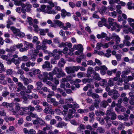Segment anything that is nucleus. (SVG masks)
<instances>
[{
    "label": "nucleus",
    "mask_w": 134,
    "mask_h": 134,
    "mask_svg": "<svg viewBox=\"0 0 134 134\" xmlns=\"http://www.w3.org/2000/svg\"><path fill=\"white\" fill-rule=\"evenodd\" d=\"M24 45L25 46L23 48H20L19 51L21 52L26 51L27 50L29 49V47L31 48H32L34 47V45L31 43H29L24 41Z\"/></svg>",
    "instance_id": "obj_1"
},
{
    "label": "nucleus",
    "mask_w": 134,
    "mask_h": 134,
    "mask_svg": "<svg viewBox=\"0 0 134 134\" xmlns=\"http://www.w3.org/2000/svg\"><path fill=\"white\" fill-rule=\"evenodd\" d=\"M108 94L110 96L113 95V96L111 97L114 99H116L119 96V94L118 93L117 91L114 90L109 92Z\"/></svg>",
    "instance_id": "obj_2"
},
{
    "label": "nucleus",
    "mask_w": 134,
    "mask_h": 134,
    "mask_svg": "<svg viewBox=\"0 0 134 134\" xmlns=\"http://www.w3.org/2000/svg\"><path fill=\"white\" fill-rule=\"evenodd\" d=\"M41 7L42 9L43 12L48 14H49L52 9V8L49 5H47L46 7L44 5H41Z\"/></svg>",
    "instance_id": "obj_3"
},
{
    "label": "nucleus",
    "mask_w": 134,
    "mask_h": 134,
    "mask_svg": "<svg viewBox=\"0 0 134 134\" xmlns=\"http://www.w3.org/2000/svg\"><path fill=\"white\" fill-rule=\"evenodd\" d=\"M45 123L44 121L40 118L34 120L33 121V124L34 125L39 124L43 125Z\"/></svg>",
    "instance_id": "obj_4"
},
{
    "label": "nucleus",
    "mask_w": 134,
    "mask_h": 134,
    "mask_svg": "<svg viewBox=\"0 0 134 134\" xmlns=\"http://www.w3.org/2000/svg\"><path fill=\"white\" fill-rule=\"evenodd\" d=\"M129 116V115L126 114H124V116L122 115H120L118 116V118L120 120H123L124 121H126L128 120Z\"/></svg>",
    "instance_id": "obj_5"
},
{
    "label": "nucleus",
    "mask_w": 134,
    "mask_h": 134,
    "mask_svg": "<svg viewBox=\"0 0 134 134\" xmlns=\"http://www.w3.org/2000/svg\"><path fill=\"white\" fill-rule=\"evenodd\" d=\"M111 26V31L115 30L116 31L119 32L120 30L119 25L117 24L116 23H114Z\"/></svg>",
    "instance_id": "obj_6"
},
{
    "label": "nucleus",
    "mask_w": 134,
    "mask_h": 134,
    "mask_svg": "<svg viewBox=\"0 0 134 134\" xmlns=\"http://www.w3.org/2000/svg\"><path fill=\"white\" fill-rule=\"evenodd\" d=\"M21 78L22 79L24 82V84L25 86L27 85L32 82V81L31 79L25 78L23 76L21 77Z\"/></svg>",
    "instance_id": "obj_7"
},
{
    "label": "nucleus",
    "mask_w": 134,
    "mask_h": 134,
    "mask_svg": "<svg viewBox=\"0 0 134 134\" xmlns=\"http://www.w3.org/2000/svg\"><path fill=\"white\" fill-rule=\"evenodd\" d=\"M61 12V15L63 18H65L66 15L68 16L71 15V14L70 13L67 12L65 9H62Z\"/></svg>",
    "instance_id": "obj_8"
},
{
    "label": "nucleus",
    "mask_w": 134,
    "mask_h": 134,
    "mask_svg": "<svg viewBox=\"0 0 134 134\" xmlns=\"http://www.w3.org/2000/svg\"><path fill=\"white\" fill-rule=\"evenodd\" d=\"M10 28L13 34L16 36L18 33L19 32L20 30L14 26H11Z\"/></svg>",
    "instance_id": "obj_9"
},
{
    "label": "nucleus",
    "mask_w": 134,
    "mask_h": 134,
    "mask_svg": "<svg viewBox=\"0 0 134 134\" xmlns=\"http://www.w3.org/2000/svg\"><path fill=\"white\" fill-rule=\"evenodd\" d=\"M65 70L68 74L74 73L75 72L72 66L66 67L65 68Z\"/></svg>",
    "instance_id": "obj_10"
},
{
    "label": "nucleus",
    "mask_w": 134,
    "mask_h": 134,
    "mask_svg": "<svg viewBox=\"0 0 134 134\" xmlns=\"http://www.w3.org/2000/svg\"><path fill=\"white\" fill-rule=\"evenodd\" d=\"M39 31L40 35L44 36L46 34V33L48 32L49 31V29H39Z\"/></svg>",
    "instance_id": "obj_11"
},
{
    "label": "nucleus",
    "mask_w": 134,
    "mask_h": 134,
    "mask_svg": "<svg viewBox=\"0 0 134 134\" xmlns=\"http://www.w3.org/2000/svg\"><path fill=\"white\" fill-rule=\"evenodd\" d=\"M22 109V107H20V104L19 103L15 104V111H16V114L17 112L20 110L21 111Z\"/></svg>",
    "instance_id": "obj_12"
},
{
    "label": "nucleus",
    "mask_w": 134,
    "mask_h": 134,
    "mask_svg": "<svg viewBox=\"0 0 134 134\" xmlns=\"http://www.w3.org/2000/svg\"><path fill=\"white\" fill-rule=\"evenodd\" d=\"M93 75L94 76L93 78L95 80L99 81L101 79L99 76V74L97 73L96 71H94L93 72Z\"/></svg>",
    "instance_id": "obj_13"
},
{
    "label": "nucleus",
    "mask_w": 134,
    "mask_h": 134,
    "mask_svg": "<svg viewBox=\"0 0 134 134\" xmlns=\"http://www.w3.org/2000/svg\"><path fill=\"white\" fill-rule=\"evenodd\" d=\"M14 105V103H10V106L9 107V110L12 112L14 115H15L16 114V111H15V110L13 107Z\"/></svg>",
    "instance_id": "obj_14"
},
{
    "label": "nucleus",
    "mask_w": 134,
    "mask_h": 134,
    "mask_svg": "<svg viewBox=\"0 0 134 134\" xmlns=\"http://www.w3.org/2000/svg\"><path fill=\"white\" fill-rule=\"evenodd\" d=\"M65 63V62L64 59L62 58L60 59V61L58 62V65L59 67H62L64 66Z\"/></svg>",
    "instance_id": "obj_15"
},
{
    "label": "nucleus",
    "mask_w": 134,
    "mask_h": 134,
    "mask_svg": "<svg viewBox=\"0 0 134 134\" xmlns=\"http://www.w3.org/2000/svg\"><path fill=\"white\" fill-rule=\"evenodd\" d=\"M67 124L64 122H60L58 123L56 125L57 127L59 128H62L63 127L65 126Z\"/></svg>",
    "instance_id": "obj_16"
},
{
    "label": "nucleus",
    "mask_w": 134,
    "mask_h": 134,
    "mask_svg": "<svg viewBox=\"0 0 134 134\" xmlns=\"http://www.w3.org/2000/svg\"><path fill=\"white\" fill-rule=\"evenodd\" d=\"M54 23L56 24L57 26H58L59 27H62L63 29V28L64 24L61 21L59 20H56L54 21Z\"/></svg>",
    "instance_id": "obj_17"
},
{
    "label": "nucleus",
    "mask_w": 134,
    "mask_h": 134,
    "mask_svg": "<svg viewBox=\"0 0 134 134\" xmlns=\"http://www.w3.org/2000/svg\"><path fill=\"white\" fill-rule=\"evenodd\" d=\"M107 10V7L105 6H103L99 9V12L100 14H104L105 13Z\"/></svg>",
    "instance_id": "obj_18"
},
{
    "label": "nucleus",
    "mask_w": 134,
    "mask_h": 134,
    "mask_svg": "<svg viewBox=\"0 0 134 134\" xmlns=\"http://www.w3.org/2000/svg\"><path fill=\"white\" fill-rule=\"evenodd\" d=\"M50 63L48 61H46L44 64L42 65V67L43 68H50Z\"/></svg>",
    "instance_id": "obj_19"
},
{
    "label": "nucleus",
    "mask_w": 134,
    "mask_h": 134,
    "mask_svg": "<svg viewBox=\"0 0 134 134\" xmlns=\"http://www.w3.org/2000/svg\"><path fill=\"white\" fill-rule=\"evenodd\" d=\"M106 53L104 54V56L107 58H109L111 56V51L109 49H107L106 51Z\"/></svg>",
    "instance_id": "obj_20"
},
{
    "label": "nucleus",
    "mask_w": 134,
    "mask_h": 134,
    "mask_svg": "<svg viewBox=\"0 0 134 134\" xmlns=\"http://www.w3.org/2000/svg\"><path fill=\"white\" fill-rule=\"evenodd\" d=\"M97 133L102 134L104 133L105 132V130L102 127H99L97 130Z\"/></svg>",
    "instance_id": "obj_21"
},
{
    "label": "nucleus",
    "mask_w": 134,
    "mask_h": 134,
    "mask_svg": "<svg viewBox=\"0 0 134 134\" xmlns=\"http://www.w3.org/2000/svg\"><path fill=\"white\" fill-rule=\"evenodd\" d=\"M35 62H31L30 61H29L26 63L25 64L27 66L30 67L31 66L33 67L35 65Z\"/></svg>",
    "instance_id": "obj_22"
},
{
    "label": "nucleus",
    "mask_w": 134,
    "mask_h": 134,
    "mask_svg": "<svg viewBox=\"0 0 134 134\" xmlns=\"http://www.w3.org/2000/svg\"><path fill=\"white\" fill-rule=\"evenodd\" d=\"M25 9L26 12H30L31 10L32 5L30 4L26 3Z\"/></svg>",
    "instance_id": "obj_23"
},
{
    "label": "nucleus",
    "mask_w": 134,
    "mask_h": 134,
    "mask_svg": "<svg viewBox=\"0 0 134 134\" xmlns=\"http://www.w3.org/2000/svg\"><path fill=\"white\" fill-rule=\"evenodd\" d=\"M34 87L32 85H29L27 87V90L26 91V92L27 93H30L31 92V90L33 89Z\"/></svg>",
    "instance_id": "obj_24"
},
{
    "label": "nucleus",
    "mask_w": 134,
    "mask_h": 134,
    "mask_svg": "<svg viewBox=\"0 0 134 134\" xmlns=\"http://www.w3.org/2000/svg\"><path fill=\"white\" fill-rule=\"evenodd\" d=\"M66 26H63V29L64 30H66L68 29V28L71 27V24L69 22H67L65 24Z\"/></svg>",
    "instance_id": "obj_25"
},
{
    "label": "nucleus",
    "mask_w": 134,
    "mask_h": 134,
    "mask_svg": "<svg viewBox=\"0 0 134 134\" xmlns=\"http://www.w3.org/2000/svg\"><path fill=\"white\" fill-rule=\"evenodd\" d=\"M95 113L97 116H99L100 115H104V113L100 110L96 111Z\"/></svg>",
    "instance_id": "obj_26"
},
{
    "label": "nucleus",
    "mask_w": 134,
    "mask_h": 134,
    "mask_svg": "<svg viewBox=\"0 0 134 134\" xmlns=\"http://www.w3.org/2000/svg\"><path fill=\"white\" fill-rule=\"evenodd\" d=\"M109 116L111 117V119L112 120H114L116 119V115L114 112H111Z\"/></svg>",
    "instance_id": "obj_27"
},
{
    "label": "nucleus",
    "mask_w": 134,
    "mask_h": 134,
    "mask_svg": "<svg viewBox=\"0 0 134 134\" xmlns=\"http://www.w3.org/2000/svg\"><path fill=\"white\" fill-rule=\"evenodd\" d=\"M19 87L23 90H25L26 89V87L23 85V84L20 82H18L17 83Z\"/></svg>",
    "instance_id": "obj_28"
},
{
    "label": "nucleus",
    "mask_w": 134,
    "mask_h": 134,
    "mask_svg": "<svg viewBox=\"0 0 134 134\" xmlns=\"http://www.w3.org/2000/svg\"><path fill=\"white\" fill-rule=\"evenodd\" d=\"M92 80V79H84L82 80V81L83 83H86L90 82Z\"/></svg>",
    "instance_id": "obj_29"
},
{
    "label": "nucleus",
    "mask_w": 134,
    "mask_h": 134,
    "mask_svg": "<svg viewBox=\"0 0 134 134\" xmlns=\"http://www.w3.org/2000/svg\"><path fill=\"white\" fill-rule=\"evenodd\" d=\"M53 53L54 54V55H55L56 54V53H57L59 54H62L63 52V51H60L59 50H58L57 49H54L53 51Z\"/></svg>",
    "instance_id": "obj_30"
},
{
    "label": "nucleus",
    "mask_w": 134,
    "mask_h": 134,
    "mask_svg": "<svg viewBox=\"0 0 134 134\" xmlns=\"http://www.w3.org/2000/svg\"><path fill=\"white\" fill-rule=\"evenodd\" d=\"M66 75L65 74L63 71H62L58 74L57 76V77L58 78H60V77L61 76L62 77H63L65 76Z\"/></svg>",
    "instance_id": "obj_31"
},
{
    "label": "nucleus",
    "mask_w": 134,
    "mask_h": 134,
    "mask_svg": "<svg viewBox=\"0 0 134 134\" xmlns=\"http://www.w3.org/2000/svg\"><path fill=\"white\" fill-rule=\"evenodd\" d=\"M100 85L103 86L106 85L107 84V82L105 80L103 79L100 82Z\"/></svg>",
    "instance_id": "obj_32"
},
{
    "label": "nucleus",
    "mask_w": 134,
    "mask_h": 134,
    "mask_svg": "<svg viewBox=\"0 0 134 134\" xmlns=\"http://www.w3.org/2000/svg\"><path fill=\"white\" fill-rule=\"evenodd\" d=\"M73 99L72 98H70L68 99H65V103H73Z\"/></svg>",
    "instance_id": "obj_33"
},
{
    "label": "nucleus",
    "mask_w": 134,
    "mask_h": 134,
    "mask_svg": "<svg viewBox=\"0 0 134 134\" xmlns=\"http://www.w3.org/2000/svg\"><path fill=\"white\" fill-rule=\"evenodd\" d=\"M88 111V109H84V110L82 109H80L78 110V112L80 113H86Z\"/></svg>",
    "instance_id": "obj_34"
},
{
    "label": "nucleus",
    "mask_w": 134,
    "mask_h": 134,
    "mask_svg": "<svg viewBox=\"0 0 134 134\" xmlns=\"http://www.w3.org/2000/svg\"><path fill=\"white\" fill-rule=\"evenodd\" d=\"M108 84L110 86H113L114 85V82L112 79L110 78L109 80Z\"/></svg>",
    "instance_id": "obj_35"
},
{
    "label": "nucleus",
    "mask_w": 134,
    "mask_h": 134,
    "mask_svg": "<svg viewBox=\"0 0 134 134\" xmlns=\"http://www.w3.org/2000/svg\"><path fill=\"white\" fill-rule=\"evenodd\" d=\"M108 104L107 102L106 101H103L101 102L100 105L101 107L106 108Z\"/></svg>",
    "instance_id": "obj_36"
},
{
    "label": "nucleus",
    "mask_w": 134,
    "mask_h": 134,
    "mask_svg": "<svg viewBox=\"0 0 134 134\" xmlns=\"http://www.w3.org/2000/svg\"><path fill=\"white\" fill-rule=\"evenodd\" d=\"M132 4V2H128L127 4L128 6V8L129 9H132L134 8V7L131 6Z\"/></svg>",
    "instance_id": "obj_37"
},
{
    "label": "nucleus",
    "mask_w": 134,
    "mask_h": 134,
    "mask_svg": "<svg viewBox=\"0 0 134 134\" xmlns=\"http://www.w3.org/2000/svg\"><path fill=\"white\" fill-rule=\"evenodd\" d=\"M28 22L30 25H33V19L31 17H29L27 18Z\"/></svg>",
    "instance_id": "obj_38"
},
{
    "label": "nucleus",
    "mask_w": 134,
    "mask_h": 134,
    "mask_svg": "<svg viewBox=\"0 0 134 134\" xmlns=\"http://www.w3.org/2000/svg\"><path fill=\"white\" fill-rule=\"evenodd\" d=\"M54 74L52 72H50L48 74L49 76V79L52 81H53V76L54 75Z\"/></svg>",
    "instance_id": "obj_39"
},
{
    "label": "nucleus",
    "mask_w": 134,
    "mask_h": 134,
    "mask_svg": "<svg viewBox=\"0 0 134 134\" xmlns=\"http://www.w3.org/2000/svg\"><path fill=\"white\" fill-rule=\"evenodd\" d=\"M36 85L37 86V89L39 90L42 86V84L40 81L37 82L36 83Z\"/></svg>",
    "instance_id": "obj_40"
},
{
    "label": "nucleus",
    "mask_w": 134,
    "mask_h": 134,
    "mask_svg": "<svg viewBox=\"0 0 134 134\" xmlns=\"http://www.w3.org/2000/svg\"><path fill=\"white\" fill-rule=\"evenodd\" d=\"M108 20L110 25L111 26L114 23H115V22H114V19L111 18H109Z\"/></svg>",
    "instance_id": "obj_41"
},
{
    "label": "nucleus",
    "mask_w": 134,
    "mask_h": 134,
    "mask_svg": "<svg viewBox=\"0 0 134 134\" xmlns=\"http://www.w3.org/2000/svg\"><path fill=\"white\" fill-rule=\"evenodd\" d=\"M77 75L78 77L79 78H81L82 77L85 76V75L82 72H79L78 73Z\"/></svg>",
    "instance_id": "obj_42"
},
{
    "label": "nucleus",
    "mask_w": 134,
    "mask_h": 134,
    "mask_svg": "<svg viewBox=\"0 0 134 134\" xmlns=\"http://www.w3.org/2000/svg\"><path fill=\"white\" fill-rule=\"evenodd\" d=\"M10 103H8L6 102H4L2 103V105L5 108H8L10 106Z\"/></svg>",
    "instance_id": "obj_43"
},
{
    "label": "nucleus",
    "mask_w": 134,
    "mask_h": 134,
    "mask_svg": "<svg viewBox=\"0 0 134 134\" xmlns=\"http://www.w3.org/2000/svg\"><path fill=\"white\" fill-rule=\"evenodd\" d=\"M117 15V13L115 11L112 12L111 13H109V15L111 16L114 18L116 17Z\"/></svg>",
    "instance_id": "obj_44"
},
{
    "label": "nucleus",
    "mask_w": 134,
    "mask_h": 134,
    "mask_svg": "<svg viewBox=\"0 0 134 134\" xmlns=\"http://www.w3.org/2000/svg\"><path fill=\"white\" fill-rule=\"evenodd\" d=\"M78 50L79 51V52L81 53L82 51L83 50V48L82 47V45L80 44H79L78 45Z\"/></svg>",
    "instance_id": "obj_45"
},
{
    "label": "nucleus",
    "mask_w": 134,
    "mask_h": 134,
    "mask_svg": "<svg viewBox=\"0 0 134 134\" xmlns=\"http://www.w3.org/2000/svg\"><path fill=\"white\" fill-rule=\"evenodd\" d=\"M48 3L52 7H54L55 5H57V2H55L53 3L52 1H49Z\"/></svg>",
    "instance_id": "obj_46"
},
{
    "label": "nucleus",
    "mask_w": 134,
    "mask_h": 134,
    "mask_svg": "<svg viewBox=\"0 0 134 134\" xmlns=\"http://www.w3.org/2000/svg\"><path fill=\"white\" fill-rule=\"evenodd\" d=\"M21 60L26 61L29 60V58L26 56L24 55L20 58Z\"/></svg>",
    "instance_id": "obj_47"
},
{
    "label": "nucleus",
    "mask_w": 134,
    "mask_h": 134,
    "mask_svg": "<svg viewBox=\"0 0 134 134\" xmlns=\"http://www.w3.org/2000/svg\"><path fill=\"white\" fill-rule=\"evenodd\" d=\"M16 49V48L15 44L13 46H11L10 47V50L11 52H14Z\"/></svg>",
    "instance_id": "obj_48"
},
{
    "label": "nucleus",
    "mask_w": 134,
    "mask_h": 134,
    "mask_svg": "<svg viewBox=\"0 0 134 134\" xmlns=\"http://www.w3.org/2000/svg\"><path fill=\"white\" fill-rule=\"evenodd\" d=\"M108 8L110 11H113L115 9V7L114 5H110L108 7Z\"/></svg>",
    "instance_id": "obj_49"
},
{
    "label": "nucleus",
    "mask_w": 134,
    "mask_h": 134,
    "mask_svg": "<svg viewBox=\"0 0 134 134\" xmlns=\"http://www.w3.org/2000/svg\"><path fill=\"white\" fill-rule=\"evenodd\" d=\"M25 36L24 33L23 32H20V31L18 33L17 36H19L20 37H24Z\"/></svg>",
    "instance_id": "obj_50"
},
{
    "label": "nucleus",
    "mask_w": 134,
    "mask_h": 134,
    "mask_svg": "<svg viewBox=\"0 0 134 134\" xmlns=\"http://www.w3.org/2000/svg\"><path fill=\"white\" fill-rule=\"evenodd\" d=\"M123 43L125 45L127 46H129L131 45V43L129 42L128 41H123Z\"/></svg>",
    "instance_id": "obj_51"
},
{
    "label": "nucleus",
    "mask_w": 134,
    "mask_h": 134,
    "mask_svg": "<svg viewBox=\"0 0 134 134\" xmlns=\"http://www.w3.org/2000/svg\"><path fill=\"white\" fill-rule=\"evenodd\" d=\"M112 109H113L112 108H110L107 111L106 113V115H109L111 113Z\"/></svg>",
    "instance_id": "obj_52"
},
{
    "label": "nucleus",
    "mask_w": 134,
    "mask_h": 134,
    "mask_svg": "<svg viewBox=\"0 0 134 134\" xmlns=\"http://www.w3.org/2000/svg\"><path fill=\"white\" fill-rule=\"evenodd\" d=\"M50 108V107H46L43 110V111L44 113H46V114H48L49 113V110Z\"/></svg>",
    "instance_id": "obj_53"
},
{
    "label": "nucleus",
    "mask_w": 134,
    "mask_h": 134,
    "mask_svg": "<svg viewBox=\"0 0 134 134\" xmlns=\"http://www.w3.org/2000/svg\"><path fill=\"white\" fill-rule=\"evenodd\" d=\"M30 114L32 118H36V119H37L39 118L37 114H34L32 112H31Z\"/></svg>",
    "instance_id": "obj_54"
},
{
    "label": "nucleus",
    "mask_w": 134,
    "mask_h": 134,
    "mask_svg": "<svg viewBox=\"0 0 134 134\" xmlns=\"http://www.w3.org/2000/svg\"><path fill=\"white\" fill-rule=\"evenodd\" d=\"M36 131L33 129H31L29 131L28 134H35Z\"/></svg>",
    "instance_id": "obj_55"
},
{
    "label": "nucleus",
    "mask_w": 134,
    "mask_h": 134,
    "mask_svg": "<svg viewBox=\"0 0 134 134\" xmlns=\"http://www.w3.org/2000/svg\"><path fill=\"white\" fill-rule=\"evenodd\" d=\"M92 97L93 99H95L96 98H99V96L97 94L95 93H93L92 94Z\"/></svg>",
    "instance_id": "obj_56"
},
{
    "label": "nucleus",
    "mask_w": 134,
    "mask_h": 134,
    "mask_svg": "<svg viewBox=\"0 0 134 134\" xmlns=\"http://www.w3.org/2000/svg\"><path fill=\"white\" fill-rule=\"evenodd\" d=\"M37 55L35 54H33L31 56V58L32 60L35 61Z\"/></svg>",
    "instance_id": "obj_57"
},
{
    "label": "nucleus",
    "mask_w": 134,
    "mask_h": 134,
    "mask_svg": "<svg viewBox=\"0 0 134 134\" xmlns=\"http://www.w3.org/2000/svg\"><path fill=\"white\" fill-rule=\"evenodd\" d=\"M115 56L118 61L120 60L121 56V54H117L115 55Z\"/></svg>",
    "instance_id": "obj_58"
},
{
    "label": "nucleus",
    "mask_w": 134,
    "mask_h": 134,
    "mask_svg": "<svg viewBox=\"0 0 134 134\" xmlns=\"http://www.w3.org/2000/svg\"><path fill=\"white\" fill-rule=\"evenodd\" d=\"M47 100L48 102L52 104L53 103L55 100V98H52L50 99H47Z\"/></svg>",
    "instance_id": "obj_59"
},
{
    "label": "nucleus",
    "mask_w": 134,
    "mask_h": 134,
    "mask_svg": "<svg viewBox=\"0 0 134 134\" xmlns=\"http://www.w3.org/2000/svg\"><path fill=\"white\" fill-rule=\"evenodd\" d=\"M40 71L38 69H36L34 70L33 71L34 74L35 75L37 74H38L39 75L40 74Z\"/></svg>",
    "instance_id": "obj_60"
},
{
    "label": "nucleus",
    "mask_w": 134,
    "mask_h": 134,
    "mask_svg": "<svg viewBox=\"0 0 134 134\" xmlns=\"http://www.w3.org/2000/svg\"><path fill=\"white\" fill-rule=\"evenodd\" d=\"M129 103L131 105L134 106V98H131L129 102Z\"/></svg>",
    "instance_id": "obj_61"
},
{
    "label": "nucleus",
    "mask_w": 134,
    "mask_h": 134,
    "mask_svg": "<svg viewBox=\"0 0 134 134\" xmlns=\"http://www.w3.org/2000/svg\"><path fill=\"white\" fill-rule=\"evenodd\" d=\"M2 110V111H1L0 115L3 116H6V114L5 112L4 109H3Z\"/></svg>",
    "instance_id": "obj_62"
},
{
    "label": "nucleus",
    "mask_w": 134,
    "mask_h": 134,
    "mask_svg": "<svg viewBox=\"0 0 134 134\" xmlns=\"http://www.w3.org/2000/svg\"><path fill=\"white\" fill-rule=\"evenodd\" d=\"M94 71H95L93 70V69L92 68L90 67L88 68L87 70V73L91 72H93Z\"/></svg>",
    "instance_id": "obj_63"
},
{
    "label": "nucleus",
    "mask_w": 134,
    "mask_h": 134,
    "mask_svg": "<svg viewBox=\"0 0 134 134\" xmlns=\"http://www.w3.org/2000/svg\"><path fill=\"white\" fill-rule=\"evenodd\" d=\"M129 99L126 97H124L123 99V103L124 104H126L128 103Z\"/></svg>",
    "instance_id": "obj_64"
}]
</instances>
